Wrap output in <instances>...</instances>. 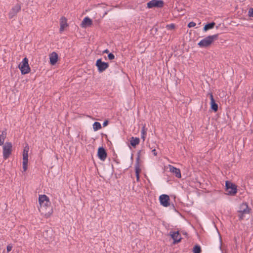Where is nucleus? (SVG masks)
<instances>
[{
  "instance_id": "f257e3e1",
  "label": "nucleus",
  "mask_w": 253,
  "mask_h": 253,
  "mask_svg": "<svg viewBox=\"0 0 253 253\" xmlns=\"http://www.w3.org/2000/svg\"><path fill=\"white\" fill-rule=\"evenodd\" d=\"M219 34L210 35L203 40H202L200 42L198 43V45L199 47L202 48H207L211 46L212 43L214 41L218 39Z\"/></svg>"
},
{
  "instance_id": "f03ea898",
  "label": "nucleus",
  "mask_w": 253,
  "mask_h": 253,
  "mask_svg": "<svg viewBox=\"0 0 253 253\" xmlns=\"http://www.w3.org/2000/svg\"><path fill=\"white\" fill-rule=\"evenodd\" d=\"M18 68L20 70L22 75H25L29 73L31 69L28 64V59L27 58L25 57L22 61L18 65Z\"/></svg>"
},
{
  "instance_id": "7ed1b4c3",
  "label": "nucleus",
  "mask_w": 253,
  "mask_h": 253,
  "mask_svg": "<svg viewBox=\"0 0 253 253\" xmlns=\"http://www.w3.org/2000/svg\"><path fill=\"white\" fill-rule=\"evenodd\" d=\"M11 142H6L3 146V157L4 160L8 159L12 152Z\"/></svg>"
},
{
  "instance_id": "20e7f679",
  "label": "nucleus",
  "mask_w": 253,
  "mask_h": 253,
  "mask_svg": "<svg viewBox=\"0 0 253 253\" xmlns=\"http://www.w3.org/2000/svg\"><path fill=\"white\" fill-rule=\"evenodd\" d=\"M226 191L228 195H234L237 192V186L233 183L226 181L225 182Z\"/></svg>"
},
{
  "instance_id": "39448f33",
  "label": "nucleus",
  "mask_w": 253,
  "mask_h": 253,
  "mask_svg": "<svg viewBox=\"0 0 253 253\" xmlns=\"http://www.w3.org/2000/svg\"><path fill=\"white\" fill-rule=\"evenodd\" d=\"M147 5L148 8H162L164 5V2L163 0H151L147 3Z\"/></svg>"
},
{
  "instance_id": "423d86ee",
  "label": "nucleus",
  "mask_w": 253,
  "mask_h": 253,
  "mask_svg": "<svg viewBox=\"0 0 253 253\" xmlns=\"http://www.w3.org/2000/svg\"><path fill=\"white\" fill-rule=\"evenodd\" d=\"M95 65L99 73L104 72L109 67V64L107 62L102 61L101 58L97 60Z\"/></svg>"
},
{
  "instance_id": "0eeeda50",
  "label": "nucleus",
  "mask_w": 253,
  "mask_h": 253,
  "mask_svg": "<svg viewBox=\"0 0 253 253\" xmlns=\"http://www.w3.org/2000/svg\"><path fill=\"white\" fill-rule=\"evenodd\" d=\"M159 200L161 205L168 207L170 205V199L168 195L163 194L159 197Z\"/></svg>"
},
{
  "instance_id": "6e6552de",
  "label": "nucleus",
  "mask_w": 253,
  "mask_h": 253,
  "mask_svg": "<svg viewBox=\"0 0 253 253\" xmlns=\"http://www.w3.org/2000/svg\"><path fill=\"white\" fill-rule=\"evenodd\" d=\"M21 5L18 3L12 7L8 13L9 18L12 19L16 16L17 13L21 10Z\"/></svg>"
},
{
  "instance_id": "1a4fd4ad",
  "label": "nucleus",
  "mask_w": 253,
  "mask_h": 253,
  "mask_svg": "<svg viewBox=\"0 0 253 253\" xmlns=\"http://www.w3.org/2000/svg\"><path fill=\"white\" fill-rule=\"evenodd\" d=\"M40 212L45 217H48L53 212L52 206L50 205L45 207L44 209L42 207Z\"/></svg>"
},
{
  "instance_id": "9d476101",
  "label": "nucleus",
  "mask_w": 253,
  "mask_h": 253,
  "mask_svg": "<svg viewBox=\"0 0 253 253\" xmlns=\"http://www.w3.org/2000/svg\"><path fill=\"white\" fill-rule=\"evenodd\" d=\"M97 156L101 161H105L107 158V154L106 150L103 147H100L98 149Z\"/></svg>"
},
{
  "instance_id": "9b49d317",
  "label": "nucleus",
  "mask_w": 253,
  "mask_h": 253,
  "mask_svg": "<svg viewBox=\"0 0 253 253\" xmlns=\"http://www.w3.org/2000/svg\"><path fill=\"white\" fill-rule=\"evenodd\" d=\"M140 152L141 151H139L137 153V157L136 158V163L135 164V172L136 177H139V173L141 171L139 165Z\"/></svg>"
},
{
  "instance_id": "f8f14e48",
  "label": "nucleus",
  "mask_w": 253,
  "mask_h": 253,
  "mask_svg": "<svg viewBox=\"0 0 253 253\" xmlns=\"http://www.w3.org/2000/svg\"><path fill=\"white\" fill-rule=\"evenodd\" d=\"M169 235L171 238L173 240V243L176 244L180 242L181 240V235L179 231L171 232H169Z\"/></svg>"
},
{
  "instance_id": "ddd939ff",
  "label": "nucleus",
  "mask_w": 253,
  "mask_h": 253,
  "mask_svg": "<svg viewBox=\"0 0 253 253\" xmlns=\"http://www.w3.org/2000/svg\"><path fill=\"white\" fill-rule=\"evenodd\" d=\"M208 95H210V98L211 100V108L214 112H216L218 110V104L215 102L212 93H209Z\"/></svg>"
},
{
  "instance_id": "4468645a",
  "label": "nucleus",
  "mask_w": 253,
  "mask_h": 253,
  "mask_svg": "<svg viewBox=\"0 0 253 253\" xmlns=\"http://www.w3.org/2000/svg\"><path fill=\"white\" fill-rule=\"evenodd\" d=\"M250 210L251 209L249 208L248 205L246 203H243L240 207V210L238 211V212H241L245 214H248L249 213Z\"/></svg>"
},
{
  "instance_id": "2eb2a0df",
  "label": "nucleus",
  "mask_w": 253,
  "mask_h": 253,
  "mask_svg": "<svg viewBox=\"0 0 253 253\" xmlns=\"http://www.w3.org/2000/svg\"><path fill=\"white\" fill-rule=\"evenodd\" d=\"M58 59V54L55 52H52L49 55L50 64L52 65H55Z\"/></svg>"
},
{
  "instance_id": "dca6fc26",
  "label": "nucleus",
  "mask_w": 253,
  "mask_h": 253,
  "mask_svg": "<svg viewBox=\"0 0 253 253\" xmlns=\"http://www.w3.org/2000/svg\"><path fill=\"white\" fill-rule=\"evenodd\" d=\"M170 171L174 174L175 176L177 178H181V172L179 169L176 168L172 166H169Z\"/></svg>"
},
{
  "instance_id": "f3484780",
  "label": "nucleus",
  "mask_w": 253,
  "mask_h": 253,
  "mask_svg": "<svg viewBox=\"0 0 253 253\" xmlns=\"http://www.w3.org/2000/svg\"><path fill=\"white\" fill-rule=\"evenodd\" d=\"M92 24V20L88 17H85L82 22L81 26L83 28H86L87 27H89Z\"/></svg>"
},
{
  "instance_id": "a211bd4d",
  "label": "nucleus",
  "mask_w": 253,
  "mask_h": 253,
  "mask_svg": "<svg viewBox=\"0 0 253 253\" xmlns=\"http://www.w3.org/2000/svg\"><path fill=\"white\" fill-rule=\"evenodd\" d=\"M60 32H61L63 31H64L65 27L68 26L66 18L64 17H62L61 18V21H60Z\"/></svg>"
},
{
  "instance_id": "6ab92c4d",
  "label": "nucleus",
  "mask_w": 253,
  "mask_h": 253,
  "mask_svg": "<svg viewBox=\"0 0 253 253\" xmlns=\"http://www.w3.org/2000/svg\"><path fill=\"white\" fill-rule=\"evenodd\" d=\"M215 25V23L214 22L208 23L204 26L203 31L204 32H206L209 30L212 29L214 28Z\"/></svg>"
},
{
  "instance_id": "aec40b11",
  "label": "nucleus",
  "mask_w": 253,
  "mask_h": 253,
  "mask_svg": "<svg viewBox=\"0 0 253 253\" xmlns=\"http://www.w3.org/2000/svg\"><path fill=\"white\" fill-rule=\"evenodd\" d=\"M140 142V139L138 137H132L131 140L130 141V145L133 147H135L137 145H138Z\"/></svg>"
},
{
  "instance_id": "412c9836",
  "label": "nucleus",
  "mask_w": 253,
  "mask_h": 253,
  "mask_svg": "<svg viewBox=\"0 0 253 253\" xmlns=\"http://www.w3.org/2000/svg\"><path fill=\"white\" fill-rule=\"evenodd\" d=\"M7 133L6 130L2 131L1 134L0 135V146L3 145L4 140L6 137Z\"/></svg>"
},
{
  "instance_id": "4be33fe9",
  "label": "nucleus",
  "mask_w": 253,
  "mask_h": 253,
  "mask_svg": "<svg viewBox=\"0 0 253 253\" xmlns=\"http://www.w3.org/2000/svg\"><path fill=\"white\" fill-rule=\"evenodd\" d=\"M52 231L51 230H46L43 233V236L47 241H50L52 239Z\"/></svg>"
},
{
  "instance_id": "5701e85b",
  "label": "nucleus",
  "mask_w": 253,
  "mask_h": 253,
  "mask_svg": "<svg viewBox=\"0 0 253 253\" xmlns=\"http://www.w3.org/2000/svg\"><path fill=\"white\" fill-rule=\"evenodd\" d=\"M46 199H48V197L45 195H40L39 197V202L40 206L42 205L44 202L45 203V201Z\"/></svg>"
},
{
  "instance_id": "b1692460",
  "label": "nucleus",
  "mask_w": 253,
  "mask_h": 253,
  "mask_svg": "<svg viewBox=\"0 0 253 253\" xmlns=\"http://www.w3.org/2000/svg\"><path fill=\"white\" fill-rule=\"evenodd\" d=\"M50 205L51 203L49 200V198H48V199L46 200L45 203L44 202L42 205H41L39 207V210L40 212L41 211V210L42 207L44 209L45 207H47L48 206H49Z\"/></svg>"
},
{
  "instance_id": "393cba45",
  "label": "nucleus",
  "mask_w": 253,
  "mask_h": 253,
  "mask_svg": "<svg viewBox=\"0 0 253 253\" xmlns=\"http://www.w3.org/2000/svg\"><path fill=\"white\" fill-rule=\"evenodd\" d=\"M93 128L94 131H97L101 128V125L100 123L95 122L93 124Z\"/></svg>"
},
{
  "instance_id": "a878e982",
  "label": "nucleus",
  "mask_w": 253,
  "mask_h": 253,
  "mask_svg": "<svg viewBox=\"0 0 253 253\" xmlns=\"http://www.w3.org/2000/svg\"><path fill=\"white\" fill-rule=\"evenodd\" d=\"M201 247L198 245H196L193 247V253H201Z\"/></svg>"
},
{
  "instance_id": "bb28decb",
  "label": "nucleus",
  "mask_w": 253,
  "mask_h": 253,
  "mask_svg": "<svg viewBox=\"0 0 253 253\" xmlns=\"http://www.w3.org/2000/svg\"><path fill=\"white\" fill-rule=\"evenodd\" d=\"M23 161L28 162V154L27 152H23Z\"/></svg>"
},
{
  "instance_id": "cd10ccee",
  "label": "nucleus",
  "mask_w": 253,
  "mask_h": 253,
  "mask_svg": "<svg viewBox=\"0 0 253 253\" xmlns=\"http://www.w3.org/2000/svg\"><path fill=\"white\" fill-rule=\"evenodd\" d=\"M175 25L174 24H170L167 25L166 26V28L168 30H170L174 29L175 28Z\"/></svg>"
},
{
  "instance_id": "c85d7f7f",
  "label": "nucleus",
  "mask_w": 253,
  "mask_h": 253,
  "mask_svg": "<svg viewBox=\"0 0 253 253\" xmlns=\"http://www.w3.org/2000/svg\"><path fill=\"white\" fill-rule=\"evenodd\" d=\"M28 162L23 161V169L24 171H26L27 169Z\"/></svg>"
},
{
  "instance_id": "c756f323",
  "label": "nucleus",
  "mask_w": 253,
  "mask_h": 253,
  "mask_svg": "<svg viewBox=\"0 0 253 253\" xmlns=\"http://www.w3.org/2000/svg\"><path fill=\"white\" fill-rule=\"evenodd\" d=\"M147 129L145 128V126H143L141 129V135H146Z\"/></svg>"
},
{
  "instance_id": "7c9ffc66",
  "label": "nucleus",
  "mask_w": 253,
  "mask_h": 253,
  "mask_svg": "<svg viewBox=\"0 0 253 253\" xmlns=\"http://www.w3.org/2000/svg\"><path fill=\"white\" fill-rule=\"evenodd\" d=\"M245 214L244 213L239 212L238 216H239V220H242L244 219L245 218Z\"/></svg>"
},
{
  "instance_id": "2f4dec72",
  "label": "nucleus",
  "mask_w": 253,
  "mask_h": 253,
  "mask_svg": "<svg viewBox=\"0 0 253 253\" xmlns=\"http://www.w3.org/2000/svg\"><path fill=\"white\" fill-rule=\"evenodd\" d=\"M108 58L109 60H113L115 58V56L112 53H109Z\"/></svg>"
},
{
  "instance_id": "473e14b6",
  "label": "nucleus",
  "mask_w": 253,
  "mask_h": 253,
  "mask_svg": "<svg viewBox=\"0 0 253 253\" xmlns=\"http://www.w3.org/2000/svg\"><path fill=\"white\" fill-rule=\"evenodd\" d=\"M196 26V23L194 22H190L188 24V28H192Z\"/></svg>"
},
{
  "instance_id": "72a5a7b5",
  "label": "nucleus",
  "mask_w": 253,
  "mask_h": 253,
  "mask_svg": "<svg viewBox=\"0 0 253 253\" xmlns=\"http://www.w3.org/2000/svg\"><path fill=\"white\" fill-rule=\"evenodd\" d=\"M248 15L250 17H253V8H250L249 10Z\"/></svg>"
},
{
  "instance_id": "f704fd0d",
  "label": "nucleus",
  "mask_w": 253,
  "mask_h": 253,
  "mask_svg": "<svg viewBox=\"0 0 253 253\" xmlns=\"http://www.w3.org/2000/svg\"><path fill=\"white\" fill-rule=\"evenodd\" d=\"M12 246L8 245L6 247L7 252H9L10 251H11L12 250Z\"/></svg>"
},
{
  "instance_id": "c9c22d12",
  "label": "nucleus",
  "mask_w": 253,
  "mask_h": 253,
  "mask_svg": "<svg viewBox=\"0 0 253 253\" xmlns=\"http://www.w3.org/2000/svg\"><path fill=\"white\" fill-rule=\"evenodd\" d=\"M152 153L155 156H156L157 155V152L155 148H154L152 150Z\"/></svg>"
},
{
  "instance_id": "e433bc0d",
  "label": "nucleus",
  "mask_w": 253,
  "mask_h": 253,
  "mask_svg": "<svg viewBox=\"0 0 253 253\" xmlns=\"http://www.w3.org/2000/svg\"><path fill=\"white\" fill-rule=\"evenodd\" d=\"M109 124V121L108 120H105L103 123V126L105 127L107 126Z\"/></svg>"
},
{
  "instance_id": "4c0bfd02",
  "label": "nucleus",
  "mask_w": 253,
  "mask_h": 253,
  "mask_svg": "<svg viewBox=\"0 0 253 253\" xmlns=\"http://www.w3.org/2000/svg\"><path fill=\"white\" fill-rule=\"evenodd\" d=\"M28 150H29V147H25V148L24 149V150H23V152H27V153H28Z\"/></svg>"
},
{
  "instance_id": "58836bf2",
  "label": "nucleus",
  "mask_w": 253,
  "mask_h": 253,
  "mask_svg": "<svg viewBox=\"0 0 253 253\" xmlns=\"http://www.w3.org/2000/svg\"><path fill=\"white\" fill-rule=\"evenodd\" d=\"M103 53H109V51L108 49H105V50L103 51Z\"/></svg>"
},
{
  "instance_id": "ea45409f",
  "label": "nucleus",
  "mask_w": 253,
  "mask_h": 253,
  "mask_svg": "<svg viewBox=\"0 0 253 253\" xmlns=\"http://www.w3.org/2000/svg\"><path fill=\"white\" fill-rule=\"evenodd\" d=\"M149 148H150V149H154V148H155V146H151V145H150V144H149Z\"/></svg>"
},
{
  "instance_id": "a19ab883",
  "label": "nucleus",
  "mask_w": 253,
  "mask_h": 253,
  "mask_svg": "<svg viewBox=\"0 0 253 253\" xmlns=\"http://www.w3.org/2000/svg\"><path fill=\"white\" fill-rule=\"evenodd\" d=\"M146 135H141V138L143 139V141L145 140Z\"/></svg>"
},
{
  "instance_id": "79ce46f5",
  "label": "nucleus",
  "mask_w": 253,
  "mask_h": 253,
  "mask_svg": "<svg viewBox=\"0 0 253 253\" xmlns=\"http://www.w3.org/2000/svg\"><path fill=\"white\" fill-rule=\"evenodd\" d=\"M139 179H140V177H136L137 181H139Z\"/></svg>"
},
{
  "instance_id": "37998d69",
  "label": "nucleus",
  "mask_w": 253,
  "mask_h": 253,
  "mask_svg": "<svg viewBox=\"0 0 253 253\" xmlns=\"http://www.w3.org/2000/svg\"><path fill=\"white\" fill-rule=\"evenodd\" d=\"M107 12H105L104 13V15L107 14Z\"/></svg>"
}]
</instances>
